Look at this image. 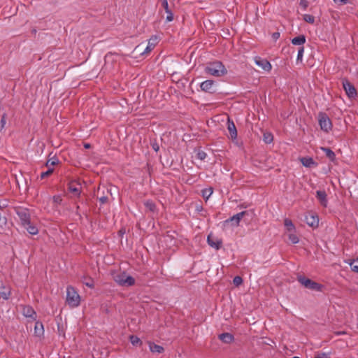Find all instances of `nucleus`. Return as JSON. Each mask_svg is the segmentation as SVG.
Segmentation results:
<instances>
[{
    "instance_id": "obj_39",
    "label": "nucleus",
    "mask_w": 358,
    "mask_h": 358,
    "mask_svg": "<svg viewBox=\"0 0 358 358\" xmlns=\"http://www.w3.org/2000/svg\"><path fill=\"white\" fill-rule=\"evenodd\" d=\"M351 270L358 273V261L353 262L350 264Z\"/></svg>"
},
{
    "instance_id": "obj_36",
    "label": "nucleus",
    "mask_w": 358,
    "mask_h": 358,
    "mask_svg": "<svg viewBox=\"0 0 358 358\" xmlns=\"http://www.w3.org/2000/svg\"><path fill=\"white\" fill-rule=\"evenodd\" d=\"M313 358H330L329 353L317 352Z\"/></svg>"
},
{
    "instance_id": "obj_15",
    "label": "nucleus",
    "mask_w": 358,
    "mask_h": 358,
    "mask_svg": "<svg viewBox=\"0 0 358 358\" xmlns=\"http://www.w3.org/2000/svg\"><path fill=\"white\" fill-rule=\"evenodd\" d=\"M157 43V37L156 36H152L148 41V44L142 54H148L155 47Z\"/></svg>"
},
{
    "instance_id": "obj_42",
    "label": "nucleus",
    "mask_w": 358,
    "mask_h": 358,
    "mask_svg": "<svg viewBox=\"0 0 358 358\" xmlns=\"http://www.w3.org/2000/svg\"><path fill=\"white\" fill-rule=\"evenodd\" d=\"M162 6L165 9L166 13H169V3L167 0H162Z\"/></svg>"
},
{
    "instance_id": "obj_40",
    "label": "nucleus",
    "mask_w": 358,
    "mask_h": 358,
    "mask_svg": "<svg viewBox=\"0 0 358 358\" xmlns=\"http://www.w3.org/2000/svg\"><path fill=\"white\" fill-rule=\"evenodd\" d=\"M53 202L55 204H60L62 201V198L60 195H55L52 198Z\"/></svg>"
},
{
    "instance_id": "obj_44",
    "label": "nucleus",
    "mask_w": 358,
    "mask_h": 358,
    "mask_svg": "<svg viewBox=\"0 0 358 358\" xmlns=\"http://www.w3.org/2000/svg\"><path fill=\"white\" fill-rule=\"evenodd\" d=\"M334 1L336 3H339L341 5H344V4H347L348 3H349V0H334Z\"/></svg>"
},
{
    "instance_id": "obj_11",
    "label": "nucleus",
    "mask_w": 358,
    "mask_h": 358,
    "mask_svg": "<svg viewBox=\"0 0 358 358\" xmlns=\"http://www.w3.org/2000/svg\"><path fill=\"white\" fill-rule=\"evenodd\" d=\"M202 91L208 93H214V81L212 80H206L202 82L200 85Z\"/></svg>"
},
{
    "instance_id": "obj_8",
    "label": "nucleus",
    "mask_w": 358,
    "mask_h": 358,
    "mask_svg": "<svg viewBox=\"0 0 358 358\" xmlns=\"http://www.w3.org/2000/svg\"><path fill=\"white\" fill-rule=\"evenodd\" d=\"M69 191L74 196H80L82 189V185L78 180H71L68 184Z\"/></svg>"
},
{
    "instance_id": "obj_18",
    "label": "nucleus",
    "mask_w": 358,
    "mask_h": 358,
    "mask_svg": "<svg viewBox=\"0 0 358 358\" xmlns=\"http://www.w3.org/2000/svg\"><path fill=\"white\" fill-rule=\"evenodd\" d=\"M316 197L323 206H327V199L325 191L318 190L316 192Z\"/></svg>"
},
{
    "instance_id": "obj_30",
    "label": "nucleus",
    "mask_w": 358,
    "mask_h": 358,
    "mask_svg": "<svg viewBox=\"0 0 358 358\" xmlns=\"http://www.w3.org/2000/svg\"><path fill=\"white\" fill-rule=\"evenodd\" d=\"M303 20L306 22H308L310 24H313L315 22V17L311 15H309V14H305L303 15Z\"/></svg>"
},
{
    "instance_id": "obj_13",
    "label": "nucleus",
    "mask_w": 358,
    "mask_h": 358,
    "mask_svg": "<svg viewBox=\"0 0 358 358\" xmlns=\"http://www.w3.org/2000/svg\"><path fill=\"white\" fill-rule=\"evenodd\" d=\"M248 213V211H242L241 213H238L234 216L231 217L230 218L224 221V224H229L230 222H234L235 226H238L240 221L243 217L245 215Z\"/></svg>"
},
{
    "instance_id": "obj_3",
    "label": "nucleus",
    "mask_w": 358,
    "mask_h": 358,
    "mask_svg": "<svg viewBox=\"0 0 358 358\" xmlns=\"http://www.w3.org/2000/svg\"><path fill=\"white\" fill-rule=\"evenodd\" d=\"M66 302L71 308L78 307L80 303V296L73 286L66 287Z\"/></svg>"
},
{
    "instance_id": "obj_45",
    "label": "nucleus",
    "mask_w": 358,
    "mask_h": 358,
    "mask_svg": "<svg viewBox=\"0 0 358 358\" xmlns=\"http://www.w3.org/2000/svg\"><path fill=\"white\" fill-rule=\"evenodd\" d=\"M168 13V15L166 16V20L168 22L172 21L173 19V13L170 10H169V13Z\"/></svg>"
},
{
    "instance_id": "obj_48",
    "label": "nucleus",
    "mask_w": 358,
    "mask_h": 358,
    "mask_svg": "<svg viewBox=\"0 0 358 358\" xmlns=\"http://www.w3.org/2000/svg\"><path fill=\"white\" fill-rule=\"evenodd\" d=\"M85 285L89 287H94V283L92 282V280H90L89 282H85Z\"/></svg>"
},
{
    "instance_id": "obj_29",
    "label": "nucleus",
    "mask_w": 358,
    "mask_h": 358,
    "mask_svg": "<svg viewBox=\"0 0 358 358\" xmlns=\"http://www.w3.org/2000/svg\"><path fill=\"white\" fill-rule=\"evenodd\" d=\"M303 52H304V47L303 46H301L299 48V50H298L297 58H296L297 62H302Z\"/></svg>"
},
{
    "instance_id": "obj_27",
    "label": "nucleus",
    "mask_w": 358,
    "mask_h": 358,
    "mask_svg": "<svg viewBox=\"0 0 358 358\" xmlns=\"http://www.w3.org/2000/svg\"><path fill=\"white\" fill-rule=\"evenodd\" d=\"M129 341L131 343V344L135 346L140 345L142 344L141 339L138 336L134 335L130 336Z\"/></svg>"
},
{
    "instance_id": "obj_24",
    "label": "nucleus",
    "mask_w": 358,
    "mask_h": 358,
    "mask_svg": "<svg viewBox=\"0 0 358 358\" xmlns=\"http://www.w3.org/2000/svg\"><path fill=\"white\" fill-rule=\"evenodd\" d=\"M23 227L31 235L37 234L38 232V228L34 224H31V221L29 222V224Z\"/></svg>"
},
{
    "instance_id": "obj_50",
    "label": "nucleus",
    "mask_w": 358,
    "mask_h": 358,
    "mask_svg": "<svg viewBox=\"0 0 358 358\" xmlns=\"http://www.w3.org/2000/svg\"><path fill=\"white\" fill-rule=\"evenodd\" d=\"M84 147H85V148H90V144H88V143H86V144H85Z\"/></svg>"
},
{
    "instance_id": "obj_41",
    "label": "nucleus",
    "mask_w": 358,
    "mask_h": 358,
    "mask_svg": "<svg viewBox=\"0 0 358 358\" xmlns=\"http://www.w3.org/2000/svg\"><path fill=\"white\" fill-rule=\"evenodd\" d=\"M196 157L200 160H203L206 157V153L203 151H199Z\"/></svg>"
},
{
    "instance_id": "obj_9",
    "label": "nucleus",
    "mask_w": 358,
    "mask_h": 358,
    "mask_svg": "<svg viewBox=\"0 0 358 358\" xmlns=\"http://www.w3.org/2000/svg\"><path fill=\"white\" fill-rule=\"evenodd\" d=\"M305 222L308 226L313 228H316L319 224V218L317 215L308 213L305 215Z\"/></svg>"
},
{
    "instance_id": "obj_25",
    "label": "nucleus",
    "mask_w": 358,
    "mask_h": 358,
    "mask_svg": "<svg viewBox=\"0 0 358 358\" xmlns=\"http://www.w3.org/2000/svg\"><path fill=\"white\" fill-rule=\"evenodd\" d=\"M145 206L151 212H155L156 210H157V207H156V205L155 203L151 201V200H148L146 201L145 203Z\"/></svg>"
},
{
    "instance_id": "obj_22",
    "label": "nucleus",
    "mask_w": 358,
    "mask_h": 358,
    "mask_svg": "<svg viewBox=\"0 0 358 358\" xmlns=\"http://www.w3.org/2000/svg\"><path fill=\"white\" fill-rule=\"evenodd\" d=\"M301 162L306 167H311L316 165L315 162L311 157H302L301 159Z\"/></svg>"
},
{
    "instance_id": "obj_47",
    "label": "nucleus",
    "mask_w": 358,
    "mask_h": 358,
    "mask_svg": "<svg viewBox=\"0 0 358 358\" xmlns=\"http://www.w3.org/2000/svg\"><path fill=\"white\" fill-rule=\"evenodd\" d=\"M99 201L101 203H105L107 202L108 201V197L107 196H102L101 198H99Z\"/></svg>"
},
{
    "instance_id": "obj_12",
    "label": "nucleus",
    "mask_w": 358,
    "mask_h": 358,
    "mask_svg": "<svg viewBox=\"0 0 358 358\" xmlns=\"http://www.w3.org/2000/svg\"><path fill=\"white\" fill-rule=\"evenodd\" d=\"M207 242L208 245L218 250L221 248L222 241L220 239L215 238L212 234H210L207 237Z\"/></svg>"
},
{
    "instance_id": "obj_53",
    "label": "nucleus",
    "mask_w": 358,
    "mask_h": 358,
    "mask_svg": "<svg viewBox=\"0 0 358 358\" xmlns=\"http://www.w3.org/2000/svg\"><path fill=\"white\" fill-rule=\"evenodd\" d=\"M293 358H300L299 357H294Z\"/></svg>"
},
{
    "instance_id": "obj_6",
    "label": "nucleus",
    "mask_w": 358,
    "mask_h": 358,
    "mask_svg": "<svg viewBox=\"0 0 358 358\" xmlns=\"http://www.w3.org/2000/svg\"><path fill=\"white\" fill-rule=\"evenodd\" d=\"M15 213L18 215L22 226L29 224V222L31 221V216L27 208L21 207L17 208L15 209Z\"/></svg>"
},
{
    "instance_id": "obj_23",
    "label": "nucleus",
    "mask_w": 358,
    "mask_h": 358,
    "mask_svg": "<svg viewBox=\"0 0 358 358\" xmlns=\"http://www.w3.org/2000/svg\"><path fill=\"white\" fill-rule=\"evenodd\" d=\"M322 150L325 153L326 156L331 161L334 162L336 159L335 153L329 148H322Z\"/></svg>"
},
{
    "instance_id": "obj_28",
    "label": "nucleus",
    "mask_w": 358,
    "mask_h": 358,
    "mask_svg": "<svg viewBox=\"0 0 358 358\" xmlns=\"http://www.w3.org/2000/svg\"><path fill=\"white\" fill-rule=\"evenodd\" d=\"M273 136L271 133H264V141L266 143H271L273 141Z\"/></svg>"
},
{
    "instance_id": "obj_37",
    "label": "nucleus",
    "mask_w": 358,
    "mask_h": 358,
    "mask_svg": "<svg viewBox=\"0 0 358 358\" xmlns=\"http://www.w3.org/2000/svg\"><path fill=\"white\" fill-rule=\"evenodd\" d=\"M213 193L212 189H206L202 191V195L203 197L208 198Z\"/></svg>"
},
{
    "instance_id": "obj_19",
    "label": "nucleus",
    "mask_w": 358,
    "mask_h": 358,
    "mask_svg": "<svg viewBox=\"0 0 358 358\" xmlns=\"http://www.w3.org/2000/svg\"><path fill=\"white\" fill-rule=\"evenodd\" d=\"M44 334L43 324L41 322H36L34 326V334L38 337H41Z\"/></svg>"
},
{
    "instance_id": "obj_21",
    "label": "nucleus",
    "mask_w": 358,
    "mask_h": 358,
    "mask_svg": "<svg viewBox=\"0 0 358 358\" xmlns=\"http://www.w3.org/2000/svg\"><path fill=\"white\" fill-rule=\"evenodd\" d=\"M306 43V37L304 35H299L292 39V43L295 45H302Z\"/></svg>"
},
{
    "instance_id": "obj_35",
    "label": "nucleus",
    "mask_w": 358,
    "mask_h": 358,
    "mask_svg": "<svg viewBox=\"0 0 358 358\" xmlns=\"http://www.w3.org/2000/svg\"><path fill=\"white\" fill-rule=\"evenodd\" d=\"M10 294V292L9 290H3L0 292L1 297L5 300L8 299Z\"/></svg>"
},
{
    "instance_id": "obj_14",
    "label": "nucleus",
    "mask_w": 358,
    "mask_h": 358,
    "mask_svg": "<svg viewBox=\"0 0 358 358\" xmlns=\"http://www.w3.org/2000/svg\"><path fill=\"white\" fill-rule=\"evenodd\" d=\"M227 129L230 134V136L231 139H236L237 138V130L235 126V124L233 121H231L229 117H228L227 121Z\"/></svg>"
},
{
    "instance_id": "obj_32",
    "label": "nucleus",
    "mask_w": 358,
    "mask_h": 358,
    "mask_svg": "<svg viewBox=\"0 0 358 358\" xmlns=\"http://www.w3.org/2000/svg\"><path fill=\"white\" fill-rule=\"evenodd\" d=\"M6 114L3 113L1 115V120H0V131H1L6 125Z\"/></svg>"
},
{
    "instance_id": "obj_2",
    "label": "nucleus",
    "mask_w": 358,
    "mask_h": 358,
    "mask_svg": "<svg viewBox=\"0 0 358 358\" xmlns=\"http://www.w3.org/2000/svg\"><path fill=\"white\" fill-rule=\"evenodd\" d=\"M113 280L120 286L130 287L135 284V279L125 272L112 271Z\"/></svg>"
},
{
    "instance_id": "obj_51",
    "label": "nucleus",
    "mask_w": 358,
    "mask_h": 358,
    "mask_svg": "<svg viewBox=\"0 0 358 358\" xmlns=\"http://www.w3.org/2000/svg\"><path fill=\"white\" fill-rule=\"evenodd\" d=\"M109 55H106V57H105V59H107L108 58Z\"/></svg>"
},
{
    "instance_id": "obj_7",
    "label": "nucleus",
    "mask_w": 358,
    "mask_h": 358,
    "mask_svg": "<svg viewBox=\"0 0 358 358\" xmlns=\"http://www.w3.org/2000/svg\"><path fill=\"white\" fill-rule=\"evenodd\" d=\"M343 87L346 92V94L350 99H353L357 96V93L355 87L347 79H344L343 80Z\"/></svg>"
},
{
    "instance_id": "obj_16",
    "label": "nucleus",
    "mask_w": 358,
    "mask_h": 358,
    "mask_svg": "<svg viewBox=\"0 0 358 358\" xmlns=\"http://www.w3.org/2000/svg\"><path fill=\"white\" fill-rule=\"evenodd\" d=\"M218 338L224 343L229 344L234 341V336L230 333H222L218 335Z\"/></svg>"
},
{
    "instance_id": "obj_43",
    "label": "nucleus",
    "mask_w": 358,
    "mask_h": 358,
    "mask_svg": "<svg viewBox=\"0 0 358 358\" xmlns=\"http://www.w3.org/2000/svg\"><path fill=\"white\" fill-rule=\"evenodd\" d=\"M299 4L303 8V10H306L308 6V2L306 0H300Z\"/></svg>"
},
{
    "instance_id": "obj_52",
    "label": "nucleus",
    "mask_w": 358,
    "mask_h": 358,
    "mask_svg": "<svg viewBox=\"0 0 358 358\" xmlns=\"http://www.w3.org/2000/svg\"><path fill=\"white\" fill-rule=\"evenodd\" d=\"M140 46H141V45H137V47L136 48V49H138V48H140Z\"/></svg>"
},
{
    "instance_id": "obj_46",
    "label": "nucleus",
    "mask_w": 358,
    "mask_h": 358,
    "mask_svg": "<svg viewBox=\"0 0 358 358\" xmlns=\"http://www.w3.org/2000/svg\"><path fill=\"white\" fill-rule=\"evenodd\" d=\"M280 37V33L279 32H274L272 34V38L274 41H276Z\"/></svg>"
},
{
    "instance_id": "obj_1",
    "label": "nucleus",
    "mask_w": 358,
    "mask_h": 358,
    "mask_svg": "<svg viewBox=\"0 0 358 358\" xmlns=\"http://www.w3.org/2000/svg\"><path fill=\"white\" fill-rule=\"evenodd\" d=\"M205 72L215 77H222L227 73V70L221 62L214 61L208 64Z\"/></svg>"
},
{
    "instance_id": "obj_33",
    "label": "nucleus",
    "mask_w": 358,
    "mask_h": 358,
    "mask_svg": "<svg viewBox=\"0 0 358 358\" xmlns=\"http://www.w3.org/2000/svg\"><path fill=\"white\" fill-rule=\"evenodd\" d=\"M233 283L235 286L238 287L243 283V279L241 276H235L233 279Z\"/></svg>"
},
{
    "instance_id": "obj_20",
    "label": "nucleus",
    "mask_w": 358,
    "mask_h": 358,
    "mask_svg": "<svg viewBox=\"0 0 358 358\" xmlns=\"http://www.w3.org/2000/svg\"><path fill=\"white\" fill-rule=\"evenodd\" d=\"M149 348L150 350L153 353L161 354L164 351V348L162 346L157 345L154 343H149Z\"/></svg>"
},
{
    "instance_id": "obj_49",
    "label": "nucleus",
    "mask_w": 358,
    "mask_h": 358,
    "mask_svg": "<svg viewBox=\"0 0 358 358\" xmlns=\"http://www.w3.org/2000/svg\"><path fill=\"white\" fill-rule=\"evenodd\" d=\"M334 334L336 335V336H340V335H344V334H346V331H335Z\"/></svg>"
},
{
    "instance_id": "obj_31",
    "label": "nucleus",
    "mask_w": 358,
    "mask_h": 358,
    "mask_svg": "<svg viewBox=\"0 0 358 358\" xmlns=\"http://www.w3.org/2000/svg\"><path fill=\"white\" fill-rule=\"evenodd\" d=\"M288 237L289 240L294 244L298 243L299 241V237L294 234H289Z\"/></svg>"
},
{
    "instance_id": "obj_4",
    "label": "nucleus",
    "mask_w": 358,
    "mask_h": 358,
    "mask_svg": "<svg viewBox=\"0 0 358 358\" xmlns=\"http://www.w3.org/2000/svg\"><path fill=\"white\" fill-rule=\"evenodd\" d=\"M297 280L302 285L309 289L319 292H321L323 286L321 284L307 278L305 276L299 275Z\"/></svg>"
},
{
    "instance_id": "obj_5",
    "label": "nucleus",
    "mask_w": 358,
    "mask_h": 358,
    "mask_svg": "<svg viewBox=\"0 0 358 358\" xmlns=\"http://www.w3.org/2000/svg\"><path fill=\"white\" fill-rule=\"evenodd\" d=\"M318 122L320 129L324 132L328 133L332 129V123L330 118L325 113L318 114Z\"/></svg>"
},
{
    "instance_id": "obj_17",
    "label": "nucleus",
    "mask_w": 358,
    "mask_h": 358,
    "mask_svg": "<svg viewBox=\"0 0 358 358\" xmlns=\"http://www.w3.org/2000/svg\"><path fill=\"white\" fill-rule=\"evenodd\" d=\"M22 314L26 317L35 318L36 313L33 308L30 306H24L22 308Z\"/></svg>"
},
{
    "instance_id": "obj_38",
    "label": "nucleus",
    "mask_w": 358,
    "mask_h": 358,
    "mask_svg": "<svg viewBox=\"0 0 358 358\" xmlns=\"http://www.w3.org/2000/svg\"><path fill=\"white\" fill-rule=\"evenodd\" d=\"M59 162V160L56 158V157H53L50 159H49L47 163H46V166H49V164L52 166H55L56 164H57Z\"/></svg>"
},
{
    "instance_id": "obj_10",
    "label": "nucleus",
    "mask_w": 358,
    "mask_h": 358,
    "mask_svg": "<svg viewBox=\"0 0 358 358\" xmlns=\"http://www.w3.org/2000/svg\"><path fill=\"white\" fill-rule=\"evenodd\" d=\"M255 63L256 64L259 66L260 68H262V69L266 71H270L272 66H271V64H270V62L266 59H262L259 57H256L255 58Z\"/></svg>"
},
{
    "instance_id": "obj_34",
    "label": "nucleus",
    "mask_w": 358,
    "mask_h": 358,
    "mask_svg": "<svg viewBox=\"0 0 358 358\" xmlns=\"http://www.w3.org/2000/svg\"><path fill=\"white\" fill-rule=\"evenodd\" d=\"M53 169H49L48 171L42 172L40 176L41 179H44L45 178L48 177L53 173Z\"/></svg>"
},
{
    "instance_id": "obj_26",
    "label": "nucleus",
    "mask_w": 358,
    "mask_h": 358,
    "mask_svg": "<svg viewBox=\"0 0 358 358\" xmlns=\"http://www.w3.org/2000/svg\"><path fill=\"white\" fill-rule=\"evenodd\" d=\"M285 226L288 231H294L295 227L292 223V221L289 219H285L284 221Z\"/></svg>"
}]
</instances>
